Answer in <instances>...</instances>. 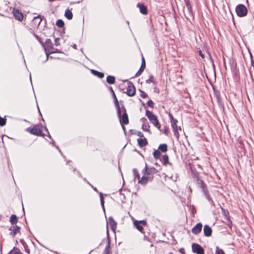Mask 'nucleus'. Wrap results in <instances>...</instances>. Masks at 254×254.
I'll list each match as a JSON object with an SVG mask.
<instances>
[{
	"instance_id": "obj_1",
	"label": "nucleus",
	"mask_w": 254,
	"mask_h": 254,
	"mask_svg": "<svg viewBox=\"0 0 254 254\" xmlns=\"http://www.w3.org/2000/svg\"><path fill=\"white\" fill-rule=\"evenodd\" d=\"M109 89L112 94L114 104L117 109L118 117L120 120V122H121L123 124H128L129 122L128 116L126 109L124 106L123 101H120V104H119L113 88L110 87L109 88Z\"/></svg>"
},
{
	"instance_id": "obj_2",
	"label": "nucleus",
	"mask_w": 254,
	"mask_h": 254,
	"mask_svg": "<svg viewBox=\"0 0 254 254\" xmlns=\"http://www.w3.org/2000/svg\"><path fill=\"white\" fill-rule=\"evenodd\" d=\"M146 116L147 117L148 119L150 121V122L156 127L159 128L160 127V124L157 119V116L154 115L152 112H151L149 110L146 111Z\"/></svg>"
},
{
	"instance_id": "obj_3",
	"label": "nucleus",
	"mask_w": 254,
	"mask_h": 254,
	"mask_svg": "<svg viewBox=\"0 0 254 254\" xmlns=\"http://www.w3.org/2000/svg\"><path fill=\"white\" fill-rule=\"evenodd\" d=\"M42 126L36 125L33 127L27 128V130L32 134L43 136L45 134L42 133Z\"/></svg>"
},
{
	"instance_id": "obj_4",
	"label": "nucleus",
	"mask_w": 254,
	"mask_h": 254,
	"mask_svg": "<svg viewBox=\"0 0 254 254\" xmlns=\"http://www.w3.org/2000/svg\"><path fill=\"white\" fill-rule=\"evenodd\" d=\"M236 12L239 17H242L247 15L248 9L245 5L239 4L236 7Z\"/></svg>"
},
{
	"instance_id": "obj_5",
	"label": "nucleus",
	"mask_w": 254,
	"mask_h": 254,
	"mask_svg": "<svg viewBox=\"0 0 254 254\" xmlns=\"http://www.w3.org/2000/svg\"><path fill=\"white\" fill-rule=\"evenodd\" d=\"M186 6L187 8V12L185 13V16L187 20L190 21V18H194L192 7L191 3L188 2H186Z\"/></svg>"
},
{
	"instance_id": "obj_6",
	"label": "nucleus",
	"mask_w": 254,
	"mask_h": 254,
	"mask_svg": "<svg viewBox=\"0 0 254 254\" xmlns=\"http://www.w3.org/2000/svg\"><path fill=\"white\" fill-rule=\"evenodd\" d=\"M192 251L193 253L196 254H204V250L203 248L199 244L193 243L191 245Z\"/></svg>"
},
{
	"instance_id": "obj_7",
	"label": "nucleus",
	"mask_w": 254,
	"mask_h": 254,
	"mask_svg": "<svg viewBox=\"0 0 254 254\" xmlns=\"http://www.w3.org/2000/svg\"><path fill=\"white\" fill-rule=\"evenodd\" d=\"M126 93L129 97H132L135 95V88L133 83L129 81L127 83V88Z\"/></svg>"
},
{
	"instance_id": "obj_8",
	"label": "nucleus",
	"mask_w": 254,
	"mask_h": 254,
	"mask_svg": "<svg viewBox=\"0 0 254 254\" xmlns=\"http://www.w3.org/2000/svg\"><path fill=\"white\" fill-rule=\"evenodd\" d=\"M45 54L48 52L49 50H53L54 47L53 46V43L50 39H47L45 42V44H44V46H43Z\"/></svg>"
},
{
	"instance_id": "obj_9",
	"label": "nucleus",
	"mask_w": 254,
	"mask_h": 254,
	"mask_svg": "<svg viewBox=\"0 0 254 254\" xmlns=\"http://www.w3.org/2000/svg\"><path fill=\"white\" fill-rule=\"evenodd\" d=\"M12 12L14 17L16 19L20 21H21L23 20V14L22 12H20V11L18 9L13 8Z\"/></svg>"
},
{
	"instance_id": "obj_10",
	"label": "nucleus",
	"mask_w": 254,
	"mask_h": 254,
	"mask_svg": "<svg viewBox=\"0 0 254 254\" xmlns=\"http://www.w3.org/2000/svg\"><path fill=\"white\" fill-rule=\"evenodd\" d=\"M202 228V224L198 223L192 228L191 232L194 235H197L201 231Z\"/></svg>"
},
{
	"instance_id": "obj_11",
	"label": "nucleus",
	"mask_w": 254,
	"mask_h": 254,
	"mask_svg": "<svg viewBox=\"0 0 254 254\" xmlns=\"http://www.w3.org/2000/svg\"><path fill=\"white\" fill-rule=\"evenodd\" d=\"M9 231L11 232L10 233V235L14 237L17 233H20V227L17 225L11 226L9 229Z\"/></svg>"
},
{
	"instance_id": "obj_12",
	"label": "nucleus",
	"mask_w": 254,
	"mask_h": 254,
	"mask_svg": "<svg viewBox=\"0 0 254 254\" xmlns=\"http://www.w3.org/2000/svg\"><path fill=\"white\" fill-rule=\"evenodd\" d=\"M137 7L139 8L140 12L143 14L146 15L148 13L147 7L142 3H138Z\"/></svg>"
},
{
	"instance_id": "obj_13",
	"label": "nucleus",
	"mask_w": 254,
	"mask_h": 254,
	"mask_svg": "<svg viewBox=\"0 0 254 254\" xmlns=\"http://www.w3.org/2000/svg\"><path fill=\"white\" fill-rule=\"evenodd\" d=\"M108 223L109 224V225L110 226L111 229L113 231L115 232L116 229V228H117V223L114 220V219L113 217L110 216L109 218Z\"/></svg>"
},
{
	"instance_id": "obj_14",
	"label": "nucleus",
	"mask_w": 254,
	"mask_h": 254,
	"mask_svg": "<svg viewBox=\"0 0 254 254\" xmlns=\"http://www.w3.org/2000/svg\"><path fill=\"white\" fill-rule=\"evenodd\" d=\"M177 120L176 119L175 120H173V121L171 122V126L173 128L174 135L177 137H179V132L178 131V127H177Z\"/></svg>"
},
{
	"instance_id": "obj_15",
	"label": "nucleus",
	"mask_w": 254,
	"mask_h": 254,
	"mask_svg": "<svg viewBox=\"0 0 254 254\" xmlns=\"http://www.w3.org/2000/svg\"><path fill=\"white\" fill-rule=\"evenodd\" d=\"M194 182L197 185V186L199 189H201L202 191L207 189L206 185L203 182V181L202 180L200 179V178L196 180Z\"/></svg>"
},
{
	"instance_id": "obj_16",
	"label": "nucleus",
	"mask_w": 254,
	"mask_h": 254,
	"mask_svg": "<svg viewBox=\"0 0 254 254\" xmlns=\"http://www.w3.org/2000/svg\"><path fill=\"white\" fill-rule=\"evenodd\" d=\"M108 236H107V242L106 247L104 250L103 254H110V244H111V240L108 235V231H107Z\"/></svg>"
},
{
	"instance_id": "obj_17",
	"label": "nucleus",
	"mask_w": 254,
	"mask_h": 254,
	"mask_svg": "<svg viewBox=\"0 0 254 254\" xmlns=\"http://www.w3.org/2000/svg\"><path fill=\"white\" fill-rule=\"evenodd\" d=\"M203 232L205 236L209 237L211 235L212 229L208 225H205L203 228Z\"/></svg>"
},
{
	"instance_id": "obj_18",
	"label": "nucleus",
	"mask_w": 254,
	"mask_h": 254,
	"mask_svg": "<svg viewBox=\"0 0 254 254\" xmlns=\"http://www.w3.org/2000/svg\"><path fill=\"white\" fill-rule=\"evenodd\" d=\"M203 194H204L206 198L207 199V200L209 202H210V203L212 205H214V201H213V200L212 199L210 195H209V191L207 190V189L203 190L202 191Z\"/></svg>"
},
{
	"instance_id": "obj_19",
	"label": "nucleus",
	"mask_w": 254,
	"mask_h": 254,
	"mask_svg": "<svg viewBox=\"0 0 254 254\" xmlns=\"http://www.w3.org/2000/svg\"><path fill=\"white\" fill-rule=\"evenodd\" d=\"M137 142L140 147L145 146L148 143L146 138L144 137L143 138H141V137L138 138Z\"/></svg>"
},
{
	"instance_id": "obj_20",
	"label": "nucleus",
	"mask_w": 254,
	"mask_h": 254,
	"mask_svg": "<svg viewBox=\"0 0 254 254\" xmlns=\"http://www.w3.org/2000/svg\"><path fill=\"white\" fill-rule=\"evenodd\" d=\"M42 19L41 18V16L39 15L37 16H35L33 19V22L35 24L36 26H39L40 24Z\"/></svg>"
},
{
	"instance_id": "obj_21",
	"label": "nucleus",
	"mask_w": 254,
	"mask_h": 254,
	"mask_svg": "<svg viewBox=\"0 0 254 254\" xmlns=\"http://www.w3.org/2000/svg\"><path fill=\"white\" fill-rule=\"evenodd\" d=\"M191 176L194 182L200 178L199 173L195 169H191Z\"/></svg>"
},
{
	"instance_id": "obj_22",
	"label": "nucleus",
	"mask_w": 254,
	"mask_h": 254,
	"mask_svg": "<svg viewBox=\"0 0 254 254\" xmlns=\"http://www.w3.org/2000/svg\"><path fill=\"white\" fill-rule=\"evenodd\" d=\"M91 72L94 75H95L100 78H103L104 77V74L103 72H99L94 69H91Z\"/></svg>"
},
{
	"instance_id": "obj_23",
	"label": "nucleus",
	"mask_w": 254,
	"mask_h": 254,
	"mask_svg": "<svg viewBox=\"0 0 254 254\" xmlns=\"http://www.w3.org/2000/svg\"><path fill=\"white\" fill-rule=\"evenodd\" d=\"M61 52L60 50L58 49H55L54 48L53 50H49L48 52L46 53V59L45 62L47 61L49 58V55L53 53H61Z\"/></svg>"
},
{
	"instance_id": "obj_24",
	"label": "nucleus",
	"mask_w": 254,
	"mask_h": 254,
	"mask_svg": "<svg viewBox=\"0 0 254 254\" xmlns=\"http://www.w3.org/2000/svg\"><path fill=\"white\" fill-rule=\"evenodd\" d=\"M106 81L110 84H113L115 83L116 78L115 76L112 75H108L106 78Z\"/></svg>"
},
{
	"instance_id": "obj_25",
	"label": "nucleus",
	"mask_w": 254,
	"mask_h": 254,
	"mask_svg": "<svg viewBox=\"0 0 254 254\" xmlns=\"http://www.w3.org/2000/svg\"><path fill=\"white\" fill-rule=\"evenodd\" d=\"M64 16L68 20L71 19L73 17L72 13L71 11L70 10H69V9H67L65 10V13H64Z\"/></svg>"
},
{
	"instance_id": "obj_26",
	"label": "nucleus",
	"mask_w": 254,
	"mask_h": 254,
	"mask_svg": "<svg viewBox=\"0 0 254 254\" xmlns=\"http://www.w3.org/2000/svg\"><path fill=\"white\" fill-rule=\"evenodd\" d=\"M158 150L162 152H166L167 151V145L166 144H161L158 147Z\"/></svg>"
},
{
	"instance_id": "obj_27",
	"label": "nucleus",
	"mask_w": 254,
	"mask_h": 254,
	"mask_svg": "<svg viewBox=\"0 0 254 254\" xmlns=\"http://www.w3.org/2000/svg\"><path fill=\"white\" fill-rule=\"evenodd\" d=\"M134 225L136 227V228L140 232H142L143 230V227L141 225L139 222H138V221H134Z\"/></svg>"
},
{
	"instance_id": "obj_28",
	"label": "nucleus",
	"mask_w": 254,
	"mask_h": 254,
	"mask_svg": "<svg viewBox=\"0 0 254 254\" xmlns=\"http://www.w3.org/2000/svg\"><path fill=\"white\" fill-rule=\"evenodd\" d=\"M10 222L11 224H15L17 222V217L16 215L13 214L10 217Z\"/></svg>"
},
{
	"instance_id": "obj_29",
	"label": "nucleus",
	"mask_w": 254,
	"mask_h": 254,
	"mask_svg": "<svg viewBox=\"0 0 254 254\" xmlns=\"http://www.w3.org/2000/svg\"><path fill=\"white\" fill-rule=\"evenodd\" d=\"M148 175L155 174H156L158 172V170H157L156 169H155L153 167H148Z\"/></svg>"
},
{
	"instance_id": "obj_30",
	"label": "nucleus",
	"mask_w": 254,
	"mask_h": 254,
	"mask_svg": "<svg viewBox=\"0 0 254 254\" xmlns=\"http://www.w3.org/2000/svg\"><path fill=\"white\" fill-rule=\"evenodd\" d=\"M163 164L164 165H166L167 164H169L170 165L172 166V163H170L169 161V157L167 154L163 155Z\"/></svg>"
},
{
	"instance_id": "obj_31",
	"label": "nucleus",
	"mask_w": 254,
	"mask_h": 254,
	"mask_svg": "<svg viewBox=\"0 0 254 254\" xmlns=\"http://www.w3.org/2000/svg\"><path fill=\"white\" fill-rule=\"evenodd\" d=\"M138 180L139 183H140L141 185H145L147 183L148 179L147 177L143 176L141 177V178L140 180Z\"/></svg>"
},
{
	"instance_id": "obj_32",
	"label": "nucleus",
	"mask_w": 254,
	"mask_h": 254,
	"mask_svg": "<svg viewBox=\"0 0 254 254\" xmlns=\"http://www.w3.org/2000/svg\"><path fill=\"white\" fill-rule=\"evenodd\" d=\"M8 254H23L22 252L20 251L18 249H16L15 247H14L12 250H11Z\"/></svg>"
},
{
	"instance_id": "obj_33",
	"label": "nucleus",
	"mask_w": 254,
	"mask_h": 254,
	"mask_svg": "<svg viewBox=\"0 0 254 254\" xmlns=\"http://www.w3.org/2000/svg\"><path fill=\"white\" fill-rule=\"evenodd\" d=\"M99 195H100V202H101V205L102 206V209H103V211L105 212V207H104V197H103V193L102 192H99Z\"/></svg>"
},
{
	"instance_id": "obj_34",
	"label": "nucleus",
	"mask_w": 254,
	"mask_h": 254,
	"mask_svg": "<svg viewBox=\"0 0 254 254\" xmlns=\"http://www.w3.org/2000/svg\"><path fill=\"white\" fill-rule=\"evenodd\" d=\"M161 156V153L159 150H155L153 152V156L155 159H158L160 158Z\"/></svg>"
},
{
	"instance_id": "obj_35",
	"label": "nucleus",
	"mask_w": 254,
	"mask_h": 254,
	"mask_svg": "<svg viewBox=\"0 0 254 254\" xmlns=\"http://www.w3.org/2000/svg\"><path fill=\"white\" fill-rule=\"evenodd\" d=\"M56 25L60 28H62L64 26V23L62 19H58L56 22Z\"/></svg>"
},
{
	"instance_id": "obj_36",
	"label": "nucleus",
	"mask_w": 254,
	"mask_h": 254,
	"mask_svg": "<svg viewBox=\"0 0 254 254\" xmlns=\"http://www.w3.org/2000/svg\"><path fill=\"white\" fill-rule=\"evenodd\" d=\"M149 128H150V126L148 125V124H146L145 123H144L143 124V125L142 126V129L144 131H149Z\"/></svg>"
},
{
	"instance_id": "obj_37",
	"label": "nucleus",
	"mask_w": 254,
	"mask_h": 254,
	"mask_svg": "<svg viewBox=\"0 0 254 254\" xmlns=\"http://www.w3.org/2000/svg\"><path fill=\"white\" fill-rule=\"evenodd\" d=\"M131 133L134 134H136L137 136H139L140 137H143V134L140 131H137V130H131Z\"/></svg>"
},
{
	"instance_id": "obj_38",
	"label": "nucleus",
	"mask_w": 254,
	"mask_h": 254,
	"mask_svg": "<svg viewBox=\"0 0 254 254\" xmlns=\"http://www.w3.org/2000/svg\"><path fill=\"white\" fill-rule=\"evenodd\" d=\"M214 93H215V97H216L218 103L219 104H220V101H221V97H220V93L218 91H214Z\"/></svg>"
},
{
	"instance_id": "obj_39",
	"label": "nucleus",
	"mask_w": 254,
	"mask_h": 254,
	"mask_svg": "<svg viewBox=\"0 0 254 254\" xmlns=\"http://www.w3.org/2000/svg\"><path fill=\"white\" fill-rule=\"evenodd\" d=\"M132 171H133V173L135 179L137 178L138 179H139L140 176H139V174L138 173L137 170L136 169L134 168L133 169Z\"/></svg>"
},
{
	"instance_id": "obj_40",
	"label": "nucleus",
	"mask_w": 254,
	"mask_h": 254,
	"mask_svg": "<svg viewBox=\"0 0 254 254\" xmlns=\"http://www.w3.org/2000/svg\"><path fill=\"white\" fill-rule=\"evenodd\" d=\"M154 77L153 75H150L149 76V78L146 80V83L147 84H150V83H153L155 84V82L153 80Z\"/></svg>"
},
{
	"instance_id": "obj_41",
	"label": "nucleus",
	"mask_w": 254,
	"mask_h": 254,
	"mask_svg": "<svg viewBox=\"0 0 254 254\" xmlns=\"http://www.w3.org/2000/svg\"><path fill=\"white\" fill-rule=\"evenodd\" d=\"M216 254H225L224 251L222 249H221L219 248V247L216 246Z\"/></svg>"
},
{
	"instance_id": "obj_42",
	"label": "nucleus",
	"mask_w": 254,
	"mask_h": 254,
	"mask_svg": "<svg viewBox=\"0 0 254 254\" xmlns=\"http://www.w3.org/2000/svg\"><path fill=\"white\" fill-rule=\"evenodd\" d=\"M6 120L5 118L0 117V126L2 127L6 124Z\"/></svg>"
},
{
	"instance_id": "obj_43",
	"label": "nucleus",
	"mask_w": 254,
	"mask_h": 254,
	"mask_svg": "<svg viewBox=\"0 0 254 254\" xmlns=\"http://www.w3.org/2000/svg\"><path fill=\"white\" fill-rule=\"evenodd\" d=\"M145 67H142V66L141 65L140 68L139 69L138 71L136 72V73L135 74V76H139L141 73L143 71V70H144Z\"/></svg>"
},
{
	"instance_id": "obj_44",
	"label": "nucleus",
	"mask_w": 254,
	"mask_h": 254,
	"mask_svg": "<svg viewBox=\"0 0 254 254\" xmlns=\"http://www.w3.org/2000/svg\"><path fill=\"white\" fill-rule=\"evenodd\" d=\"M139 92H140V96L141 98H145L147 97V94L145 92L141 90L140 89H139Z\"/></svg>"
},
{
	"instance_id": "obj_45",
	"label": "nucleus",
	"mask_w": 254,
	"mask_h": 254,
	"mask_svg": "<svg viewBox=\"0 0 254 254\" xmlns=\"http://www.w3.org/2000/svg\"><path fill=\"white\" fill-rule=\"evenodd\" d=\"M225 216L227 217L228 225L231 227V225L232 224V222L229 217V213L227 212V214L225 213Z\"/></svg>"
},
{
	"instance_id": "obj_46",
	"label": "nucleus",
	"mask_w": 254,
	"mask_h": 254,
	"mask_svg": "<svg viewBox=\"0 0 254 254\" xmlns=\"http://www.w3.org/2000/svg\"><path fill=\"white\" fill-rule=\"evenodd\" d=\"M147 105L150 108H154V102L151 100L148 101L147 102Z\"/></svg>"
},
{
	"instance_id": "obj_47",
	"label": "nucleus",
	"mask_w": 254,
	"mask_h": 254,
	"mask_svg": "<svg viewBox=\"0 0 254 254\" xmlns=\"http://www.w3.org/2000/svg\"><path fill=\"white\" fill-rule=\"evenodd\" d=\"M33 35L36 38V39L42 44V45L44 46V43H42L41 38L34 33H33Z\"/></svg>"
},
{
	"instance_id": "obj_48",
	"label": "nucleus",
	"mask_w": 254,
	"mask_h": 254,
	"mask_svg": "<svg viewBox=\"0 0 254 254\" xmlns=\"http://www.w3.org/2000/svg\"><path fill=\"white\" fill-rule=\"evenodd\" d=\"M148 167L147 166V165H145V167L144 169L142 170V173L144 175H148Z\"/></svg>"
},
{
	"instance_id": "obj_49",
	"label": "nucleus",
	"mask_w": 254,
	"mask_h": 254,
	"mask_svg": "<svg viewBox=\"0 0 254 254\" xmlns=\"http://www.w3.org/2000/svg\"><path fill=\"white\" fill-rule=\"evenodd\" d=\"M59 40H60V38H55V45H56V46H58L60 45Z\"/></svg>"
},
{
	"instance_id": "obj_50",
	"label": "nucleus",
	"mask_w": 254,
	"mask_h": 254,
	"mask_svg": "<svg viewBox=\"0 0 254 254\" xmlns=\"http://www.w3.org/2000/svg\"><path fill=\"white\" fill-rule=\"evenodd\" d=\"M141 65L142 66V67H145V62L143 57H142V63Z\"/></svg>"
},
{
	"instance_id": "obj_51",
	"label": "nucleus",
	"mask_w": 254,
	"mask_h": 254,
	"mask_svg": "<svg viewBox=\"0 0 254 254\" xmlns=\"http://www.w3.org/2000/svg\"><path fill=\"white\" fill-rule=\"evenodd\" d=\"M20 242L23 245L24 247L25 248L26 247H27L26 244L25 243V241L23 239L20 240Z\"/></svg>"
},
{
	"instance_id": "obj_52",
	"label": "nucleus",
	"mask_w": 254,
	"mask_h": 254,
	"mask_svg": "<svg viewBox=\"0 0 254 254\" xmlns=\"http://www.w3.org/2000/svg\"><path fill=\"white\" fill-rule=\"evenodd\" d=\"M198 53H199V55H200V56L202 58V59H204V54L202 53L201 50H199V51H198Z\"/></svg>"
},
{
	"instance_id": "obj_53",
	"label": "nucleus",
	"mask_w": 254,
	"mask_h": 254,
	"mask_svg": "<svg viewBox=\"0 0 254 254\" xmlns=\"http://www.w3.org/2000/svg\"><path fill=\"white\" fill-rule=\"evenodd\" d=\"M138 222H139L140 224H143L144 225H145L146 224V221L144 220L138 221Z\"/></svg>"
},
{
	"instance_id": "obj_54",
	"label": "nucleus",
	"mask_w": 254,
	"mask_h": 254,
	"mask_svg": "<svg viewBox=\"0 0 254 254\" xmlns=\"http://www.w3.org/2000/svg\"><path fill=\"white\" fill-rule=\"evenodd\" d=\"M169 116L171 122L173 121V120H176L174 118V117H173V115L172 114H169Z\"/></svg>"
},
{
	"instance_id": "obj_55",
	"label": "nucleus",
	"mask_w": 254,
	"mask_h": 254,
	"mask_svg": "<svg viewBox=\"0 0 254 254\" xmlns=\"http://www.w3.org/2000/svg\"><path fill=\"white\" fill-rule=\"evenodd\" d=\"M179 251L181 254H184L185 249L184 248H180Z\"/></svg>"
},
{
	"instance_id": "obj_56",
	"label": "nucleus",
	"mask_w": 254,
	"mask_h": 254,
	"mask_svg": "<svg viewBox=\"0 0 254 254\" xmlns=\"http://www.w3.org/2000/svg\"><path fill=\"white\" fill-rule=\"evenodd\" d=\"M250 56H251V65L252 66H253V65H254V62L252 59V55L251 54V53H250Z\"/></svg>"
},
{
	"instance_id": "obj_57",
	"label": "nucleus",
	"mask_w": 254,
	"mask_h": 254,
	"mask_svg": "<svg viewBox=\"0 0 254 254\" xmlns=\"http://www.w3.org/2000/svg\"><path fill=\"white\" fill-rule=\"evenodd\" d=\"M45 130L47 132L48 134V136L50 138V139H52L51 138V136L50 135V133H49V132L48 130V129L47 128H45Z\"/></svg>"
},
{
	"instance_id": "obj_58",
	"label": "nucleus",
	"mask_w": 254,
	"mask_h": 254,
	"mask_svg": "<svg viewBox=\"0 0 254 254\" xmlns=\"http://www.w3.org/2000/svg\"><path fill=\"white\" fill-rule=\"evenodd\" d=\"M120 123H121V124L122 125V128H123L124 132H126V128H125V127L124 126L125 124H122L121 122H120Z\"/></svg>"
},
{
	"instance_id": "obj_59",
	"label": "nucleus",
	"mask_w": 254,
	"mask_h": 254,
	"mask_svg": "<svg viewBox=\"0 0 254 254\" xmlns=\"http://www.w3.org/2000/svg\"><path fill=\"white\" fill-rule=\"evenodd\" d=\"M56 147L59 151V152L62 154V155H63V153H62L61 150H60L59 147L58 146H56Z\"/></svg>"
},
{
	"instance_id": "obj_60",
	"label": "nucleus",
	"mask_w": 254,
	"mask_h": 254,
	"mask_svg": "<svg viewBox=\"0 0 254 254\" xmlns=\"http://www.w3.org/2000/svg\"><path fill=\"white\" fill-rule=\"evenodd\" d=\"M168 131H169V130H168V128H165V131H164V132H165V133L166 134H167L168 133Z\"/></svg>"
},
{
	"instance_id": "obj_61",
	"label": "nucleus",
	"mask_w": 254,
	"mask_h": 254,
	"mask_svg": "<svg viewBox=\"0 0 254 254\" xmlns=\"http://www.w3.org/2000/svg\"><path fill=\"white\" fill-rule=\"evenodd\" d=\"M92 189L94 191H95L97 192H98V190H97V188L95 187H93Z\"/></svg>"
},
{
	"instance_id": "obj_62",
	"label": "nucleus",
	"mask_w": 254,
	"mask_h": 254,
	"mask_svg": "<svg viewBox=\"0 0 254 254\" xmlns=\"http://www.w3.org/2000/svg\"><path fill=\"white\" fill-rule=\"evenodd\" d=\"M50 143L53 144V145H54L55 141L53 139H52V141L50 142Z\"/></svg>"
},
{
	"instance_id": "obj_63",
	"label": "nucleus",
	"mask_w": 254,
	"mask_h": 254,
	"mask_svg": "<svg viewBox=\"0 0 254 254\" xmlns=\"http://www.w3.org/2000/svg\"><path fill=\"white\" fill-rule=\"evenodd\" d=\"M25 251H26L27 253L29 254V253H30V250H29V249H26V248H25Z\"/></svg>"
},
{
	"instance_id": "obj_64",
	"label": "nucleus",
	"mask_w": 254,
	"mask_h": 254,
	"mask_svg": "<svg viewBox=\"0 0 254 254\" xmlns=\"http://www.w3.org/2000/svg\"><path fill=\"white\" fill-rule=\"evenodd\" d=\"M72 47L75 49H76L77 48H76V45L75 44H73V46H72Z\"/></svg>"
}]
</instances>
